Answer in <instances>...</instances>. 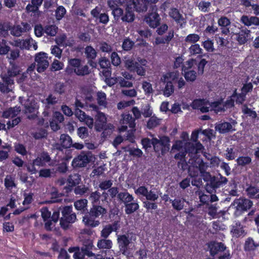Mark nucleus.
<instances>
[{"mask_svg":"<svg viewBox=\"0 0 259 259\" xmlns=\"http://www.w3.org/2000/svg\"><path fill=\"white\" fill-rule=\"evenodd\" d=\"M80 181L81 177L77 173L70 174L67 179V183L69 187H73L78 185Z\"/></svg>","mask_w":259,"mask_h":259,"instance_id":"36","label":"nucleus"},{"mask_svg":"<svg viewBox=\"0 0 259 259\" xmlns=\"http://www.w3.org/2000/svg\"><path fill=\"white\" fill-rule=\"evenodd\" d=\"M191 107L194 109L199 110L202 113H206L209 110L210 103L204 99H196L191 104Z\"/></svg>","mask_w":259,"mask_h":259,"instance_id":"16","label":"nucleus"},{"mask_svg":"<svg viewBox=\"0 0 259 259\" xmlns=\"http://www.w3.org/2000/svg\"><path fill=\"white\" fill-rule=\"evenodd\" d=\"M68 64L73 68L74 72L78 76H85L90 73L87 65H82L81 60L78 58L69 59Z\"/></svg>","mask_w":259,"mask_h":259,"instance_id":"7","label":"nucleus"},{"mask_svg":"<svg viewBox=\"0 0 259 259\" xmlns=\"http://www.w3.org/2000/svg\"><path fill=\"white\" fill-rule=\"evenodd\" d=\"M145 22L152 28L157 27L160 24L159 15L156 12H153L148 14L144 19Z\"/></svg>","mask_w":259,"mask_h":259,"instance_id":"20","label":"nucleus"},{"mask_svg":"<svg viewBox=\"0 0 259 259\" xmlns=\"http://www.w3.org/2000/svg\"><path fill=\"white\" fill-rule=\"evenodd\" d=\"M252 159L249 156H239L236 160L237 164L239 166H245L251 163Z\"/></svg>","mask_w":259,"mask_h":259,"instance_id":"49","label":"nucleus"},{"mask_svg":"<svg viewBox=\"0 0 259 259\" xmlns=\"http://www.w3.org/2000/svg\"><path fill=\"white\" fill-rule=\"evenodd\" d=\"M20 100L21 104L25 108L24 112L25 113H34L38 109L36 103L33 97H29L26 99L20 97Z\"/></svg>","mask_w":259,"mask_h":259,"instance_id":"14","label":"nucleus"},{"mask_svg":"<svg viewBox=\"0 0 259 259\" xmlns=\"http://www.w3.org/2000/svg\"><path fill=\"white\" fill-rule=\"evenodd\" d=\"M242 112L244 115H246L252 120H255L257 118L256 112L250 108H249L246 104H243L241 107Z\"/></svg>","mask_w":259,"mask_h":259,"instance_id":"40","label":"nucleus"},{"mask_svg":"<svg viewBox=\"0 0 259 259\" xmlns=\"http://www.w3.org/2000/svg\"><path fill=\"white\" fill-rule=\"evenodd\" d=\"M112 241L106 238H102V239L98 240L97 244V247L100 249H110L112 248Z\"/></svg>","mask_w":259,"mask_h":259,"instance_id":"37","label":"nucleus"},{"mask_svg":"<svg viewBox=\"0 0 259 259\" xmlns=\"http://www.w3.org/2000/svg\"><path fill=\"white\" fill-rule=\"evenodd\" d=\"M203 148V145L200 143H194L186 142L185 144L184 151L182 153H178L175 155V158L178 159H184L188 154L190 158H197V154Z\"/></svg>","mask_w":259,"mask_h":259,"instance_id":"4","label":"nucleus"},{"mask_svg":"<svg viewBox=\"0 0 259 259\" xmlns=\"http://www.w3.org/2000/svg\"><path fill=\"white\" fill-rule=\"evenodd\" d=\"M179 72L178 71H172L169 72L165 74L162 75L161 77V81L162 82H165L167 81H169L168 79H170L172 81H174L176 79L179 78Z\"/></svg>","mask_w":259,"mask_h":259,"instance_id":"42","label":"nucleus"},{"mask_svg":"<svg viewBox=\"0 0 259 259\" xmlns=\"http://www.w3.org/2000/svg\"><path fill=\"white\" fill-rule=\"evenodd\" d=\"M200 39V36L198 34L195 33L190 34L188 35L185 39L186 42L196 44V42L198 41Z\"/></svg>","mask_w":259,"mask_h":259,"instance_id":"63","label":"nucleus"},{"mask_svg":"<svg viewBox=\"0 0 259 259\" xmlns=\"http://www.w3.org/2000/svg\"><path fill=\"white\" fill-rule=\"evenodd\" d=\"M88 200L85 199L77 200L74 203V206L78 210L84 211L87 209Z\"/></svg>","mask_w":259,"mask_h":259,"instance_id":"48","label":"nucleus"},{"mask_svg":"<svg viewBox=\"0 0 259 259\" xmlns=\"http://www.w3.org/2000/svg\"><path fill=\"white\" fill-rule=\"evenodd\" d=\"M209 248L210 255L214 256L220 252L224 251L226 249V246L222 242H211L209 244Z\"/></svg>","mask_w":259,"mask_h":259,"instance_id":"24","label":"nucleus"},{"mask_svg":"<svg viewBox=\"0 0 259 259\" xmlns=\"http://www.w3.org/2000/svg\"><path fill=\"white\" fill-rule=\"evenodd\" d=\"M2 150H0V162L6 160L9 156V153L11 149L10 145L5 144L1 146Z\"/></svg>","mask_w":259,"mask_h":259,"instance_id":"38","label":"nucleus"},{"mask_svg":"<svg viewBox=\"0 0 259 259\" xmlns=\"http://www.w3.org/2000/svg\"><path fill=\"white\" fill-rule=\"evenodd\" d=\"M89 197V200L91 201L92 205L96 204L101 198V194L98 191L90 192Z\"/></svg>","mask_w":259,"mask_h":259,"instance_id":"58","label":"nucleus"},{"mask_svg":"<svg viewBox=\"0 0 259 259\" xmlns=\"http://www.w3.org/2000/svg\"><path fill=\"white\" fill-rule=\"evenodd\" d=\"M237 210L244 211L250 209L252 205V202L246 198H240L235 199L233 203Z\"/></svg>","mask_w":259,"mask_h":259,"instance_id":"15","label":"nucleus"},{"mask_svg":"<svg viewBox=\"0 0 259 259\" xmlns=\"http://www.w3.org/2000/svg\"><path fill=\"white\" fill-rule=\"evenodd\" d=\"M158 0H135L134 7L137 12H142L147 11L148 6L151 4H155Z\"/></svg>","mask_w":259,"mask_h":259,"instance_id":"22","label":"nucleus"},{"mask_svg":"<svg viewBox=\"0 0 259 259\" xmlns=\"http://www.w3.org/2000/svg\"><path fill=\"white\" fill-rule=\"evenodd\" d=\"M153 148L156 152L161 151L163 153L169 149L170 139L167 136H161L159 139L153 137Z\"/></svg>","mask_w":259,"mask_h":259,"instance_id":"9","label":"nucleus"},{"mask_svg":"<svg viewBox=\"0 0 259 259\" xmlns=\"http://www.w3.org/2000/svg\"><path fill=\"white\" fill-rule=\"evenodd\" d=\"M58 27L56 25H49L45 27L44 32L47 35L54 36L57 33Z\"/></svg>","mask_w":259,"mask_h":259,"instance_id":"61","label":"nucleus"},{"mask_svg":"<svg viewBox=\"0 0 259 259\" xmlns=\"http://www.w3.org/2000/svg\"><path fill=\"white\" fill-rule=\"evenodd\" d=\"M14 178L11 175L6 176L4 182L5 186L8 190H11L13 188L16 187V185L14 182Z\"/></svg>","mask_w":259,"mask_h":259,"instance_id":"51","label":"nucleus"},{"mask_svg":"<svg viewBox=\"0 0 259 259\" xmlns=\"http://www.w3.org/2000/svg\"><path fill=\"white\" fill-rule=\"evenodd\" d=\"M188 52L190 55L196 56L202 54V49L200 48L199 45L196 44L192 45L189 48Z\"/></svg>","mask_w":259,"mask_h":259,"instance_id":"52","label":"nucleus"},{"mask_svg":"<svg viewBox=\"0 0 259 259\" xmlns=\"http://www.w3.org/2000/svg\"><path fill=\"white\" fill-rule=\"evenodd\" d=\"M90 152H81L79 155L75 157L72 161L73 167H83L90 162Z\"/></svg>","mask_w":259,"mask_h":259,"instance_id":"12","label":"nucleus"},{"mask_svg":"<svg viewBox=\"0 0 259 259\" xmlns=\"http://www.w3.org/2000/svg\"><path fill=\"white\" fill-rule=\"evenodd\" d=\"M247 196L252 199H259V188L249 186L246 189Z\"/></svg>","mask_w":259,"mask_h":259,"instance_id":"41","label":"nucleus"},{"mask_svg":"<svg viewBox=\"0 0 259 259\" xmlns=\"http://www.w3.org/2000/svg\"><path fill=\"white\" fill-rule=\"evenodd\" d=\"M240 21L244 25L249 27L251 25L259 26V18L256 16L242 15Z\"/></svg>","mask_w":259,"mask_h":259,"instance_id":"25","label":"nucleus"},{"mask_svg":"<svg viewBox=\"0 0 259 259\" xmlns=\"http://www.w3.org/2000/svg\"><path fill=\"white\" fill-rule=\"evenodd\" d=\"M184 72V77L187 81L193 82L195 81L197 77V73L195 71L192 70L190 71H185Z\"/></svg>","mask_w":259,"mask_h":259,"instance_id":"60","label":"nucleus"},{"mask_svg":"<svg viewBox=\"0 0 259 259\" xmlns=\"http://www.w3.org/2000/svg\"><path fill=\"white\" fill-rule=\"evenodd\" d=\"M232 236L236 238L244 237L246 234L244 226L239 221H235L230 230Z\"/></svg>","mask_w":259,"mask_h":259,"instance_id":"17","label":"nucleus"},{"mask_svg":"<svg viewBox=\"0 0 259 259\" xmlns=\"http://www.w3.org/2000/svg\"><path fill=\"white\" fill-rule=\"evenodd\" d=\"M95 218H96L91 215L88 212V214H86L83 217L82 222L85 226L89 227L95 228L98 226L100 224V221L96 220Z\"/></svg>","mask_w":259,"mask_h":259,"instance_id":"30","label":"nucleus"},{"mask_svg":"<svg viewBox=\"0 0 259 259\" xmlns=\"http://www.w3.org/2000/svg\"><path fill=\"white\" fill-rule=\"evenodd\" d=\"M2 80L0 81V92L4 94H7L12 92L14 89V80L4 76L1 75Z\"/></svg>","mask_w":259,"mask_h":259,"instance_id":"11","label":"nucleus"},{"mask_svg":"<svg viewBox=\"0 0 259 259\" xmlns=\"http://www.w3.org/2000/svg\"><path fill=\"white\" fill-rule=\"evenodd\" d=\"M117 199L125 205L127 203L130 202V201H133L134 197L126 190H125L124 191L120 192L118 194Z\"/></svg>","mask_w":259,"mask_h":259,"instance_id":"32","label":"nucleus"},{"mask_svg":"<svg viewBox=\"0 0 259 259\" xmlns=\"http://www.w3.org/2000/svg\"><path fill=\"white\" fill-rule=\"evenodd\" d=\"M135 193L138 196L142 195L145 197L146 200L155 201L159 198L158 193L156 189H152L149 191L145 186H140L135 190Z\"/></svg>","mask_w":259,"mask_h":259,"instance_id":"8","label":"nucleus"},{"mask_svg":"<svg viewBox=\"0 0 259 259\" xmlns=\"http://www.w3.org/2000/svg\"><path fill=\"white\" fill-rule=\"evenodd\" d=\"M236 40L240 45H244L251 39V31L246 28H242L240 31L235 34Z\"/></svg>","mask_w":259,"mask_h":259,"instance_id":"13","label":"nucleus"},{"mask_svg":"<svg viewBox=\"0 0 259 259\" xmlns=\"http://www.w3.org/2000/svg\"><path fill=\"white\" fill-rule=\"evenodd\" d=\"M195 65H197V61L196 60H189L182 65V71L185 72V71L192 70V69L195 68Z\"/></svg>","mask_w":259,"mask_h":259,"instance_id":"55","label":"nucleus"},{"mask_svg":"<svg viewBox=\"0 0 259 259\" xmlns=\"http://www.w3.org/2000/svg\"><path fill=\"white\" fill-rule=\"evenodd\" d=\"M135 18L134 12L132 7L128 5L125 8L123 16L121 17V20L124 22L132 23Z\"/></svg>","mask_w":259,"mask_h":259,"instance_id":"29","label":"nucleus"},{"mask_svg":"<svg viewBox=\"0 0 259 259\" xmlns=\"http://www.w3.org/2000/svg\"><path fill=\"white\" fill-rule=\"evenodd\" d=\"M31 29L30 25L27 23H22L20 25L14 26L11 31V34L15 36H20L21 34L29 31Z\"/></svg>","mask_w":259,"mask_h":259,"instance_id":"23","label":"nucleus"},{"mask_svg":"<svg viewBox=\"0 0 259 259\" xmlns=\"http://www.w3.org/2000/svg\"><path fill=\"white\" fill-rule=\"evenodd\" d=\"M58 100L57 98L53 94H50L45 100L42 101V102L47 105V106H49L57 104Z\"/></svg>","mask_w":259,"mask_h":259,"instance_id":"64","label":"nucleus"},{"mask_svg":"<svg viewBox=\"0 0 259 259\" xmlns=\"http://www.w3.org/2000/svg\"><path fill=\"white\" fill-rule=\"evenodd\" d=\"M74 193L76 195L85 196L89 194L90 190L88 187H87L84 185H81L75 187L74 189Z\"/></svg>","mask_w":259,"mask_h":259,"instance_id":"44","label":"nucleus"},{"mask_svg":"<svg viewBox=\"0 0 259 259\" xmlns=\"http://www.w3.org/2000/svg\"><path fill=\"white\" fill-rule=\"evenodd\" d=\"M165 88L163 90V95L168 97L174 93L175 88L171 81H167L165 82Z\"/></svg>","mask_w":259,"mask_h":259,"instance_id":"47","label":"nucleus"},{"mask_svg":"<svg viewBox=\"0 0 259 259\" xmlns=\"http://www.w3.org/2000/svg\"><path fill=\"white\" fill-rule=\"evenodd\" d=\"M139 63V61L138 59L136 61L134 58L130 57H125V61H124V66L125 67L130 70V71H132L134 70L135 67L137 65V64Z\"/></svg>","mask_w":259,"mask_h":259,"instance_id":"43","label":"nucleus"},{"mask_svg":"<svg viewBox=\"0 0 259 259\" xmlns=\"http://www.w3.org/2000/svg\"><path fill=\"white\" fill-rule=\"evenodd\" d=\"M97 100L99 105L106 107L107 104L106 95L103 92H98L97 94Z\"/></svg>","mask_w":259,"mask_h":259,"instance_id":"56","label":"nucleus"},{"mask_svg":"<svg viewBox=\"0 0 259 259\" xmlns=\"http://www.w3.org/2000/svg\"><path fill=\"white\" fill-rule=\"evenodd\" d=\"M125 212L126 214H131L136 212L139 209V205L137 200L134 199L133 201H130L124 205Z\"/></svg>","mask_w":259,"mask_h":259,"instance_id":"35","label":"nucleus"},{"mask_svg":"<svg viewBox=\"0 0 259 259\" xmlns=\"http://www.w3.org/2000/svg\"><path fill=\"white\" fill-rule=\"evenodd\" d=\"M208 167V165L206 163L204 167H201L202 171L200 174L204 181L207 182L205 185L206 191L210 194H212L215 192L217 189L226 184L228 179L221 174H219V177L211 176L209 172L206 171Z\"/></svg>","mask_w":259,"mask_h":259,"instance_id":"1","label":"nucleus"},{"mask_svg":"<svg viewBox=\"0 0 259 259\" xmlns=\"http://www.w3.org/2000/svg\"><path fill=\"white\" fill-rule=\"evenodd\" d=\"M47 54L44 52H40L35 54V62L36 63L37 71L39 72L45 71L48 67L49 63L47 60Z\"/></svg>","mask_w":259,"mask_h":259,"instance_id":"10","label":"nucleus"},{"mask_svg":"<svg viewBox=\"0 0 259 259\" xmlns=\"http://www.w3.org/2000/svg\"><path fill=\"white\" fill-rule=\"evenodd\" d=\"M237 122L233 120L231 123L228 122H220L215 124V129L221 134H225L230 132L234 131L235 130L233 125H235Z\"/></svg>","mask_w":259,"mask_h":259,"instance_id":"18","label":"nucleus"},{"mask_svg":"<svg viewBox=\"0 0 259 259\" xmlns=\"http://www.w3.org/2000/svg\"><path fill=\"white\" fill-rule=\"evenodd\" d=\"M173 208L177 211L182 210L185 206V203H187L186 200L181 197H177L174 200L170 199Z\"/></svg>","mask_w":259,"mask_h":259,"instance_id":"33","label":"nucleus"},{"mask_svg":"<svg viewBox=\"0 0 259 259\" xmlns=\"http://www.w3.org/2000/svg\"><path fill=\"white\" fill-rule=\"evenodd\" d=\"M66 89V85L64 82L60 81L56 82L53 87L54 93L60 95H63L65 93Z\"/></svg>","mask_w":259,"mask_h":259,"instance_id":"46","label":"nucleus"},{"mask_svg":"<svg viewBox=\"0 0 259 259\" xmlns=\"http://www.w3.org/2000/svg\"><path fill=\"white\" fill-rule=\"evenodd\" d=\"M185 143L183 141L177 140L173 144L171 150L173 151H180L179 153H182L184 151Z\"/></svg>","mask_w":259,"mask_h":259,"instance_id":"57","label":"nucleus"},{"mask_svg":"<svg viewBox=\"0 0 259 259\" xmlns=\"http://www.w3.org/2000/svg\"><path fill=\"white\" fill-rule=\"evenodd\" d=\"M117 235V241L120 251L123 255H126L130 245L133 240L136 239L135 235L130 237L128 234Z\"/></svg>","mask_w":259,"mask_h":259,"instance_id":"6","label":"nucleus"},{"mask_svg":"<svg viewBox=\"0 0 259 259\" xmlns=\"http://www.w3.org/2000/svg\"><path fill=\"white\" fill-rule=\"evenodd\" d=\"M84 53L86 57L89 59H94L97 56L96 50L91 46H88L85 48Z\"/></svg>","mask_w":259,"mask_h":259,"instance_id":"54","label":"nucleus"},{"mask_svg":"<svg viewBox=\"0 0 259 259\" xmlns=\"http://www.w3.org/2000/svg\"><path fill=\"white\" fill-rule=\"evenodd\" d=\"M11 44L15 47H19L21 49H26L28 48V44L26 39H17L14 40L13 42H11Z\"/></svg>","mask_w":259,"mask_h":259,"instance_id":"59","label":"nucleus"},{"mask_svg":"<svg viewBox=\"0 0 259 259\" xmlns=\"http://www.w3.org/2000/svg\"><path fill=\"white\" fill-rule=\"evenodd\" d=\"M206 163L200 158H190L188 168L189 176L191 178L198 177L202 171L201 167H204Z\"/></svg>","mask_w":259,"mask_h":259,"instance_id":"5","label":"nucleus"},{"mask_svg":"<svg viewBox=\"0 0 259 259\" xmlns=\"http://www.w3.org/2000/svg\"><path fill=\"white\" fill-rule=\"evenodd\" d=\"M20 107L9 108L3 112V117L6 118H13L20 113Z\"/></svg>","mask_w":259,"mask_h":259,"instance_id":"34","label":"nucleus"},{"mask_svg":"<svg viewBox=\"0 0 259 259\" xmlns=\"http://www.w3.org/2000/svg\"><path fill=\"white\" fill-rule=\"evenodd\" d=\"M93 246H94L93 243L92 242H89L88 245H85L81 247V250L80 252L83 253L84 256L85 255L88 256L89 257L95 256V254L90 250V249H92Z\"/></svg>","mask_w":259,"mask_h":259,"instance_id":"53","label":"nucleus"},{"mask_svg":"<svg viewBox=\"0 0 259 259\" xmlns=\"http://www.w3.org/2000/svg\"><path fill=\"white\" fill-rule=\"evenodd\" d=\"M60 143L64 148L67 149L71 147L72 143L71 138L67 134H61L60 138Z\"/></svg>","mask_w":259,"mask_h":259,"instance_id":"39","label":"nucleus"},{"mask_svg":"<svg viewBox=\"0 0 259 259\" xmlns=\"http://www.w3.org/2000/svg\"><path fill=\"white\" fill-rule=\"evenodd\" d=\"M51 157L47 152H42L36 159L33 160V164L39 166H44L47 162L51 161Z\"/></svg>","mask_w":259,"mask_h":259,"instance_id":"28","label":"nucleus"},{"mask_svg":"<svg viewBox=\"0 0 259 259\" xmlns=\"http://www.w3.org/2000/svg\"><path fill=\"white\" fill-rule=\"evenodd\" d=\"M169 15L179 24L181 27L185 25L186 21L178 9L175 8H170L169 12Z\"/></svg>","mask_w":259,"mask_h":259,"instance_id":"21","label":"nucleus"},{"mask_svg":"<svg viewBox=\"0 0 259 259\" xmlns=\"http://www.w3.org/2000/svg\"><path fill=\"white\" fill-rule=\"evenodd\" d=\"M139 63L135 67L133 72H136L138 75L144 76L146 74V69L145 67L147 66V61L145 59L138 58Z\"/></svg>","mask_w":259,"mask_h":259,"instance_id":"26","label":"nucleus"},{"mask_svg":"<svg viewBox=\"0 0 259 259\" xmlns=\"http://www.w3.org/2000/svg\"><path fill=\"white\" fill-rule=\"evenodd\" d=\"M10 47L7 45V41L4 39H0V55H6L10 51Z\"/></svg>","mask_w":259,"mask_h":259,"instance_id":"62","label":"nucleus"},{"mask_svg":"<svg viewBox=\"0 0 259 259\" xmlns=\"http://www.w3.org/2000/svg\"><path fill=\"white\" fill-rule=\"evenodd\" d=\"M89 108L91 110L97 112V114L95 115V128L96 131L100 132L104 130L102 135L103 137L110 135L112 132L114 126L110 124L107 125V118L105 115L101 112L98 111V107L94 104H90Z\"/></svg>","mask_w":259,"mask_h":259,"instance_id":"2","label":"nucleus"},{"mask_svg":"<svg viewBox=\"0 0 259 259\" xmlns=\"http://www.w3.org/2000/svg\"><path fill=\"white\" fill-rule=\"evenodd\" d=\"M10 64L11 67L9 68L6 73L3 74V75L7 76V77L11 79H14V77L21 73V70L20 67L15 65V63L10 62Z\"/></svg>","mask_w":259,"mask_h":259,"instance_id":"31","label":"nucleus"},{"mask_svg":"<svg viewBox=\"0 0 259 259\" xmlns=\"http://www.w3.org/2000/svg\"><path fill=\"white\" fill-rule=\"evenodd\" d=\"M258 246V243L254 242L252 238H248L245 241L244 244V249L246 251L253 250Z\"/></svg>","mask_w":259,"mask_h":259,"instance_id":"45","label":"nucleus"},{"mask_svg":"<svg viewBox=\"0 0 259 259\" xmlns=\"http://www.w3.org/2000/svg\"><path fill=\"white\" fill-rule=\"evenodd\" d=\"M161 119L157 117L153 116L147 121V126L149 129H152L160 124Z\"/></svg>","mask_w":259,"mask_h":259,"instance_id":"50","label":"nucleus"},{"mask_svg":"<svg viewBox=\"0 0 259 259\" xmlns=\"http://www.w3.org/2000/svg\"><path fill=\"white\" fill-rule=\"evenodd\" d=\"M89 213L93 217L97 218L100 215L105 214L107 213V209L101 205L93 204Z\"/></svg>","mask_w":259,"mask_h":259,"instance_id":"27","label":"nucleus"},{"mask_svg":"<svg viewBox=\"0 0 259 259\" xmlns=\"http://www.w3.org/2000/svg\"><path fill=\"white\" fill-rule=\"evenodd\" d=\"M62 217L60 225L62 229L66 230L71 228L72 224L77 221L76 213L72 211V206H66L61 209Z\"/></svg>","mask_w":259,"mask_h":259,"instance_id":"3","label":"nucleus"},{"mask_svg":"<svg viewBox=\"0 0 259 259\" xmlns=\"http://www.w3.org/2000/svg\"><path fill=\"white\" fill-rule=\"evenodd\" d=\"M122 119L120 120L121 127L120 129V131H124L126 130L127 126L132 128H134L136 125L135 119L132 115L130 114H124L122 115Z\"/></svg>","mask_w":259,"mask_h":259,"instance_id":"19","label":"nucleus"}]
</instances>
